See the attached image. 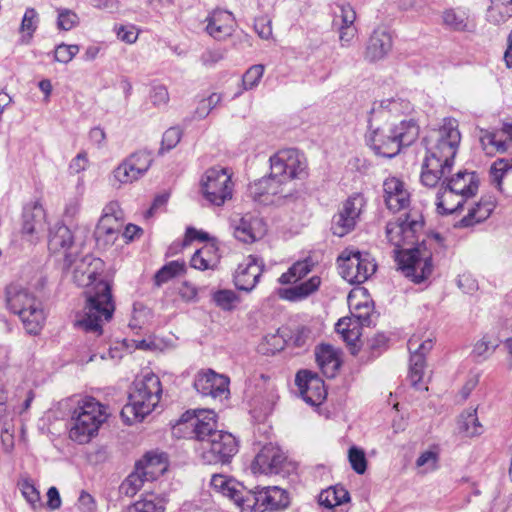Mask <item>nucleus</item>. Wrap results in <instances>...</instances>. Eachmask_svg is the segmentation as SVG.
Listing matches in <instances>:
<instances>
[{"label": "nucleus", "mask_w": 512, "mask_h": 512, "mask_svg": "<svg viewBox=\"0 0 512 512\" xmlns=\"http://www.w3.org/2000/svg\"><path fill=\"white\" fill-rule=\"evenodd\" d=\"M494 209V204L488 200H480L475 202L474 205L469 208L468 214L461 219L460 226L468 227L476 223L486 220Z\"/></svg>", "instance_id": "nucleus-30"}, {"label": "nucleus", "mask_w": 512, "mask_h": 512, "mask_svg": "<svg viewBox=\"0 0 512 512\" xmlns=\"http://www.w3.org/2000/svg\"><path fill=\"white\" fill-rule=\"evenodd\" d=\"M364 310L363 312H352L351 316L343 317L336 323V332L341 336L343 341L347 344L352 354H357L360 350L361 331L364 325L370 323L371 308L368 305L355 307L356 311Z\"/></svg>", "instance_id": "nucleus-11"}, {"label": "nucleus", "mask_w": 512, "mask_h": 512, "mask_svg": "<svg viewBox=\"0 0 512 512\" xmlns=\"http://www.w3.org/2000/svg\"><path fill=\"white\" fill-rule=\"evenodd\" d=\"M194 387L202 395L220 397L229 392V378L213 370L201 371L195 377Z\"/></svg>", "instance_id": "nucleus-18"}, {"label": "nucleus", "mask_w": 512, "mask_h": 512, "mask_svg": "<svg viewBox=\"0 0 512 512\" xmlns=\"http://www.w3.org/2000/svg\"><path fill=\"white\" fill-rule=\"evenodd\" d=\"M212 489L224 497H227L243 512V500L246 499L249 490L238 481L222 474H215L211 478Z\"/></svg>", "instance_id": "nucleus-20"}, {"label": "nucleus", "mask_w": 512, "mask_h": 512, "mask_svg": "<svg viewBox=\"0 0 512 512\" xmlns=\"http://www.w3.org/2000/svg\"><path fill=\"white\" fill-rule=\"evenodd\" d=\"M284 461L280 450L272 445L264 446L256 455L251 469L254 474L278 473Z\"/></svg>", "instance_id": "nucleus-21"}, {"label": "nucleus", "mask_w": 512, "mask_h": 512, "mask_svg": "<svg viewBox=\"0 0 512 512\" xmlns=\"http://www.w3.org/2000/svg\"><path fill=\"white\" fill-rule=\"evenodd\" d=\"M392 48V36L385 28H377L371 34L365 58L370 62L383 59Z\"/></svg>", "instance_id": "nucleus-23"}, {"label": "nucleus", "mask_w": 512, "mask_h": 512, "mask_svg": "<svg viewBox=\"0 0 512 512\" xmlns=\"http://www.w3.org/2000/svg\"><path fill=\"white\" fill-rule=\"evenodd\" d=\"M18 485L24 498L35 508L40 502V494L34 484L28 479H23Z\"/></svg>", "instance_id": "nucleus-56"}, {"label": "nucleus", "mask_w": 512, "mask_h": 512, "mask_svg": "<svg viewBox=\"0 0 512 512\" xmlns=\"http://www.w3.org/2000/svg\"><path fill=\"white\" fill-rule=\"evenodd\" d=\"M321 285V278L319 276H312L307 281L302 282L298 285L279 289L278 295L280 298L297 302L306 299L313 293H315Z\"/></svg>", "instance_id": "nucleus-26"}, {"label": "nucleus", "mask_w": 512, "mask_h": 512, "mask_svg": "<svg viewBox=\"0 0 512 512\" xmlns=\"http://www.w3.org/2000/svg\"><path fill=\"white\" fill-rule=\"evenodd\" d=\"M79 24L78 15L66 8L58 9L57 27L60 30L69 31Z\"/></svg>", "instance_id": "nucleus-50"}, {"label": "nucleus", "mask_w": 512, "mask_h": 512, "mask_svg": "<svg viewBox=\"0 0 512 512\" xmlns=\"http://www.w3.org/2000/svg\"><path fill=\"white\" fill-rule=\"evenodd\" d=\"M427 156L435 167H452L461 141L458 121L445 118L441 127L424 139Z\"/></svg>", "instance_id": "nucleus-7"}, {"label": "nucleus", "mask_w": 512, "mask_h": 512, "mask_svg": "<svg viewBox=\"0 0 512 512\" xmlns=\"http://www.w3.org/2000/svg\"><path fill=\"white\" fill-rule=\"evenodd\" d=\"M178 293L181 299L185 302L198 301L199 289L188 281L182 282V284L179 287Z\"/></svg>", "instance_id": "nucleus-61"}, {"label": "nucleus", "mask_w": 512, "mask_h": 512, "mask_svg": "<svg viewBox=\"0 0 512 512\" xmlns=\"http://www.w3.org/2000/svg\"><path fill=\"white\" fill-rule=\"evenodd\" d=\"M341 274L352 284H362L367 281L377 269L374 258L368 252L354 248H346L338 257Z\"/></svg>", "instance_id": "nucleus-9"}, {"label": "nucleus", "mask_w": 512, "mask_h": 512, "mask_svg": "<svg viewBox=\"0 0 512 512\" xmlns=\"http://www.w3.org/2000/svg\"><path fill=\"white\" fill-rule=\"evenodd\" d=\"M213 301L219 308L230 311L239 303V297L234 291L224 289L213 294Z\"/></svg>", "instance_id": "nucleus-46"}, {"label": "nucleus", "mask_w": 512, "mask_h": 512, "mask_svg": "<svg viewBox=\"0 0 512 512\" xmlns=\"http://www.w3.org/2000/svg\"><path fill=\"white\" fill-rule=\"evenodd\" d=\"M368 123L366 142L377 155L383 157H395L403 147L412 145L419 136V125L412 118L388 127H374L371 119Z\"/></svg>", "instance_id": "nucleus-3"}, {"label": "nucleus", "mask_w": 512, "mask_h": 512, "mask_svg": "<svg viewBox=\"0 0 512 512\" xmlns=\"http://www.w3.org/2000/svg\"><path fill=\"white\" fill-rule=\"evenodd\" d=\"M108 407L93 397L81 400L70 418L69 438L78 444H87L98 435L109 418Z\"/></svg>", "instance_id": "nucleus-4"}, {"label": "nucleus", "mask_w": 512, "mask_h": 512, "mask_svg": "<svg viewBox=\"0 0 512 512\" xmlns=\"http://www.w3.org/2000/svg\"><path fill=\"white\" fill-rule=\"evenodd\" d=\"M270 175L259 180L260 188L274 189L288 181L307 177V160L297 149H284L270 157Z\"/></svg>", "instance_id": "nucleus-8"}, {"label": "nucleus", "mask_w": 512, "mask_h": 512, "mask_svg": "<svg viewBox=\"0 0 512 512\" xmlns=\"http://www.w3.org/2000/svg\"><path fill=\"white\" fill-rule=\"evenodd\" d=\"M164 498L154 493H146L141 499L129 505L125 512H164Z\"/></svg>", "instance_id": "nucleus-31"}, {"label": "nucleus", "mask_w": 512, "mask_h": 512, "mask_svg": "<svg viewBox=\"0 0 512 512\" xmlns=\"http://www.w3.org/2000/svg\"><path fill=\"white\" fill-rule=\"evenodd\" d=\"M242 503L243 512H264L284 509L289 505L288 493L277 486L249 490Z\"/></svg>", "instance_id": "nucleus-10"}, {"label": "nucleus", "mask_w": 512, "mask_h": 512, "mask_svg": "<svg viewBox=\"0 0 512 512\" xmlns=\"http://www.w3.org/2000/svg\"><path fill=\"white\" fill-rule=\"evenodd\" d=\"M46 227V215L41 205L26 206L23 212V223L20 230L23 239L30 243L37 242Z\"/></svg>", "instance_id": "nucleus-17"}, {"label": "nucleus", "mask_w": 512, "mask_h": 512, "mask_svg": "<svg viewBox=\"0 0 512 512\" xmlns=\"http://www.w3.org/2000/svg\"><path fill=\"white\" fill-rule=\"evenodd\" d=\"M162 395L159 377L147 373L135 380L129 395V403L121 411V417L128 424L142 421L158 405Z\"/></svg>", "instance_id": "nucleus-5"}, {"label": "nucleus", "mask_w": 512, "mask_h": 512, "mask_svg": "<svg viewBox=\"0 0 512 512\" xmlns=\"http://www.w3.org/2000/svg\"><path fill=\"white\" fill-rule=\"evenodd\" d=\"M236 181L232 168L217 164L202 173L199 186L201 192H234Z\"/></svg>", "instance_id": "nucleus-13"}, {"label": "nucleus", "mask_w": 512, "mask_h": 512, "mask_svg": "<svg viewBox=\"0 0 512 512\" xmlns=\"http://www.w3.org/2000/svg\"><path fill=\"white\" fill-rule=\"evenodd\" d=\"M264 73V66L261 64L251 66L243 75L242 83L245 90L252 89L258 85Z\"/></svg>", "instance_id": "nucleus-53"}, {"label": "nucleus", "mask_w": 512, "mask_h": 512, "mask_svg": "<svg viewBox=\"0 0 512 512\" xmlns=\"http://www.w3.org/2000/svg\"><path fill=\"white\" fill-rule=\"evenodd\" d=\"M38 22L37 11L34 8H27L20 26V32L26 34L23 37L27 36L28 40H30L37 29Z\"/></svg>", "instance_id": "nucleus-48"}, {"label": "nucleus", "mask_w": 512, "mask_h": 512, "mask_svg": "<svg viewBox=\"0 0 512 512\" xmlns=\"http://www.w3.org/2000/svg\"><path fill=\"white\" fill-rule=\"evenodd\" d=\"M232 199V194H202L200 203L203 207H221Z\"/></svg>", "instance_id": "nucleus-59"}, {"label": "nucleus", "mask_w": 512, "mask_h": 512, "mask_svg": "<svg viewBox=\"0 0 512 512\" xmlns=\"http://www.w3.org/2000/svg\"><path fill=\"white\" fill-rule=\"evenodd\" d=\"M130 166H133V169L137 174H140L142 177L150 168L153 157L152 154L146 150H140L133 154H131L128 158L125 159Z\"/></svg>", "instance_id": "nucleus-43"}, {"label": "nucleus", "mask_w": 512, "mask_h": 512, "mask_svg": "<svg viewBox=\"0 0 512 512\" xmlns=\"http://www.w3.org/2000/svg\"><path fill=\"white\" fill-rule=\"evenodd\" d=\"M480 142L486 154L504 153L508 149L506 139H502L500 132L480 129Z\"/></svg>", "instance_id": "nucleus-32"}, {"label": "nucleus", "mask_w": 512, "mask_h": 512, "mask_svg": "<svg viewBox=\"0 0 512 512\" xmlns=\"http://www.w3.org/2000/svg\"><path fill=\"white\" fill-rule=\"evenodd\" d=\"M120 227L121 224L115 215L105 213L98 222L96 233L99 237H104L107 241H110L116 239Z\"/></svg>", "instance_id": "nucleus-38"}, {"label": "nucleus", "mask_w": 512, "mask_h": 512, "mask_svg": "<svg viewBox=\"0 0 512 512\" xmlns=\"http://www.w3.org/2000/svg\"><path fill=\"white\" fill-rule=\"evenodd\" d=\"M219 262V248L215 241L205 243L191 258V266L202 271L215 269Z\"/></svg>", "instance_id": "nucleus-24"}, {"label": "nucleus", "mask_w": 512, "mask_h": 512, "mask_svg": "<svg viewBox=\"0 0 512 512\" xmlns=\"http://www.w3.org/2000/svg\"><path fill=\"white\" fill-rule=\"evenodd\" d=\"M354 225L355 218L343 215L342 212H339L338 215L334 217L333 233L338 236H344L354 227Z\"/></svg>", "instance_id": "nucleus-54"}, {"label": "nucleus", "mask_w": 512, "mask_h": 512, "mask_svg": "<svg viewBox=\"0 0 512 512\" xmlns=\"http://www.w3.org/2000/svg\"><path fill=\"white\" fill-rule=\"evenodd\" d=\"M194 241L207 243L214 241V239H210L209 234L205 231L198 230L194 227H188L185 232L184 240L181 243L172 244L169 247L168 254L174 255L177 251L184 249Z\"/></svg>", "instance_id": "nucleus-40"}, {"label": "nucleus", "mask_w": 512, "mask_h": 512, "mask_svg": "<svg viewBox=\"0 0 512 512\" xmlns=\"http://www.w3.org/2000/svg\"><path fill=\"white\" fill-rule=\"evenodd\" d=\"M511 169L512 165L506 159H498L492 164L490 168V179L497 190H502V179Z\"/></svg>", "instance_id": "nucleus-45"}, {"label": "nucleus", "mask_w": 512, "mask_h": 512, "mask_svg": "<svg viewBox=\"0 0 512 512\" xmlns=\"http://www.w3.org/2000/svg\"><path fill=\"white\" fill-rule=\"evenodd\" d=\"M475 194H440L436 205L441 214H452L458 211Z\"/></svg>", "instance_id": "nucleus-33"}, {"label": "nucleus", "mask_w": 512, "mask_h": 512, "mask_svg": "<svg viewBox=\"0 0 512 512\" xmlns=\"http://www.w3.org/2000/svg\"><path fill=\"white\" fill-rule=\"evenodd\" d=\"M450 169L451 167H435L431 165V157L427 156L423 165L421 182L427 188H434L445 175L446 170Z\"/></svg>", "instance_id": "nucleus-39"}, {"label": "nucleus", "mask_w": 512, "mask_h": 512, "mask_svg": "<svg viewBox=\"0 0 512 512\" xmlns=\"http://www.w3.org/2000/svg\"><path fill=\"white\" fill-rule=\"evenodd\" d=\"M348 460L352 469L357 474H364L367 469V459L363 449L356 446L350 447L348 451Z\"/></svg>", "instance_id": "nucleus-47"}, {"label": "nucleus", "mask_w": 512, "mask_h": 512, "mask_svg": "<svg viewBox=\"0 0 512 512\" xmlns=\"http://www.w3.org/2000/svg\"><path fill=\"white\" fill-rule=\"evenodd\" d=\"M150 98L155 106H165L169 102V93L164 85H155L150 92Z\"/></svg>", "instance_id": "nucleus-60"}, {"label": "nucleus", "mask_w": 512, "mask_h": 512, "mask_svg": "<svg viewBox=\"0 0 512 512\" xmlns=\"http://www.w3.org/2000/svg\"><path fill=\"white\" fill-rule=\"evenodd\" d=\"M185 273L186 265L184 261H171L157 271L154 276L155 285L159 287L164 283L172 280L173 278L181 276Z\"/></svg>", "instance_id": "nucleus-37"}, {"label": "nucleus", "mask_w": 512, "mask_h": 512, "mask_svg": "<svg viewBox=\"0 0 512 512\" xmlns=\"http://www.w3.org/2000/svg\"><path fill=\"white\" fill-rule=\"evenodd\" d=\"M424 367H425V360L423 358V355H421V354L411 355L408 379H409L411 385L416 387L417 389H421L424 386V383H423Z\"/></svg>", "instance_id": "nucleus-41"}, {"label": "nucleus", "mask_w": 512, "mask_h": 512, "mask_svg": "<svg viewBox=\"0 0 512 512\" xmlns=\"http://www.w3.org/2000/svg\"><path fill=\"white\" fill-rule=\"evenodd\" d=\"M314 262L310 257L295 262L287 272L283 273L279 282L281 284H291L304 278L308 273L312 271Z\"/></svg>", "instance_id": "nucleus-35"}, {"label": "nucleus", "mask_w": 512, "mask_h": 512, "mask_svg": "<svg viewBox=\"0 0 512 512\" xmlns=\"http://www.w3.org/2000/svg\"><path fill=\"white\" fill-rule=\"evenodd\" d=\"M263 269L264 264L261 259L254 255L247 256L235 271V286L240 290L251 291L259 282Z\"/></svg>", "instance_id": "nucleus-16"}, {"label": "nucleus", "mask_w": 512, "mask_h": 512, "mask_svg": "<svg viewBox=\"0 0 512 512\" xmlns=\"http://www.w3.org/2000/svg\"><path fill=\"white\" fill-rule=\"evenodd\" d=\"M449 192H476L479 189V177L476 172L459 171L448 182Z\"/></svg>", "instance_id": "nucleus-28"}, {"label": "nucleus", "mask_w": 512, "mask_h": 512, "mask_svg": "<svg viewBox=\"0 0 512 512\" xmlns=\"http://www.w3.org/2000/svg\"><path fill=\"white\" fill-rule=\"evenodd\" d=\"M433 341L431 339H426L421 341L420 337L417 335H413L408 340V349L412 355L421 354L425 359V355L432 349Z\"/></svg>", "instance_id": "nucleus-57"}, {"label": "nucleus", "mask_w": 512, "mask_h": 512, "mask_svg": "<svg viewBox=\"0 0 512 512\" xmlns=\"http://www.w3.org/2000/svg\"><path fill=\"white\" fill-rule=\"evenodd\" d=\"M115 31L117 37L127 44H132L138 39V32L133 25H121L115 27Z\"/></svg>", "instance_id": "nucleus-62"}, {"label": "nucleus", "mask_w": 512, "mask_h": 512, "mask_svg": "<svg viewBox=\"0 0 512 512\" xmlns=\"http://www.w3.org/2000/svg\"><path fill=\"white\" fill-rule=\"evenodd\" d=\"M201 449L202 460L206 464L228 463L238 452V441L228 432L213 433L212 439L203 442Z\"/></svg>", "instance_id": "nucleus-12"}, {"label": "nucleus", "mask_w": 512, "mask_h": 512, "mask_svg": "<svg viewBox=\"0 0 512 512\" xmlns=\"http://www.w3.org/2000/svg\"><path fill=\"white\" fill-rule=\"evenodd\" d=\"M512 16V0H490L487 20L495 25L506 22Z\"/></svg>", "instance_id": "nucleus-34"}, {"label": "nucleus", "mask_w": 512, "mask_h": 512, "mask_svg": "<svg viewBox=\"0 0 512 512\" xmlns=\"http://www.w3.org/2000/svg\"><path fill=\"white\" fill-rule=\"evenodd\" d=\"M6 305L10 312L18 315L29 334H38L46 320L41 300L27 289L11 284L5 290Z\"/></svg>", "instance_id": "nucleus-6"}, {"label": "nucleus", "mask_w": 512, "mask_h": 512, "mask_svg": "<svg viewBox=\"0 0 512 512\" xmlns=\"http://www.w3.org/2000/svg\"><path fill=\"white\" fill-rule=\"evenodd\" d=\"M319 504L326 508H334L350 501L349 492L340 485L322 490L318 497Z\"/></svg>", "instance_id": "nucleus-29"}, {"label": "nucleus", "mask_w": 512, "mask_h": 512, "mask_svg": "<svg viewBox=\"0 0 512 512\" xmlns=\"http://www.w3.org/2000/svg\"><path fill=\"white\" fill-rule=\"evenodd\" d=\"M89 165L88 154L86 151H80L70 162L69 171L71 174H78Z\"/></svg>", "instance_id": "nucleus-63"}, {"label": "nucleus", "mask_w": 512, "mask_h": 512, "mask_svg": "<svg viewBox=\"0 0 512 512\" xmlns=\"http://www.w3.org/2000/svg\"><path fill=\"white\" fill-rule=\"evenodd\" d=\"M423 229V221L409 219L389 222L386 226L388 242L395 247V259L402 273L415 283H420L432 273L431 253L424 246L405 249L406 245L418 242L419 233Z\"/></svg>", "instance_id": "nucleus-2"}, {"label": "nucleus", "mask_w": 512, "mask_h": 512, "mask_svg": "<svg viewBox=\"0 0 512 512\" xmlns=\"http://www.w3.org/2000/svg\"><path fill=\"white\" fill-rule=\"evenodd\" d=\"M79 52L78 45L60 44L55 48L54 59L60 63H69Z\"/></svg>", "instance_id": "nucleus-58"}, {"label": "nucleus", "mask_w": 512, "mask_h": 512, "mask_svg": "<svg viewBox=\"0 0 512 512\" xmlns=\"http://www.w3.org/2000/svg\"><path fill=\"white\" fill-rule=\"evenodd\" d=\"M182 137V131L179 127H170L167 129L162 137L160 153L169 151L176 147Z\"/></svg>", "instance_id": "nucleus-55"}, {"label": "nucleus", "mask_w": 512, "mask_h": 512, "mask_svg": "<svg viewBox=\"0 0 512 512\" xmlns=\"http://www.w3.org/2000/svg\"><path fill=\"white\" fill-rule=\"evenodd\" d=\"M234 17L231 12L216 9L206 18V32L216 40H223L233 31Z\"/></svg>", "instance_id": "nucleus-22"}, {"label": "nucleus", "mask_w": 512, "mask_h": 512, "mask_svg": "<svg viewBox=\"0 0 512 512\" xmlns=\"http://www.w3.org/2000/svg\"><path fill=\"white\" fill-rule=\"evenodd\" d=\"M168 463L164 454L147 453L137 462L136 468L141 470L146 480L152 481L160 477L167 470Z\"/></svg>", "instance_id": "nucleus-25"}, {"label": "nucleus", "mask_w": 512, "mask_h": 512, "mask_svg": "<svg viewBox=\"0 0 512 512\" xmlns=\"http://www.w3.org/2000/svg\"><path fill=\"white\" fill-rule=\"evenodd\" d=\"M439 458V453L437 450H428L423 452L417 459L416 464L418 467H423L428 465L430 469H435L437 467V462Z\"/></svg>", "instance_id": "nucleus-64"}, {"label": "nucleus", "mask_w": 512, "mask_h": 512, "mask_svg": "<svg viewBox=\"0 0 512 512\" xmlns=\"http://www.w3.org/2000/svg\"><path fill=\"white\" fill-rule=\"evenodd\" d=\"M190 423L193 428L194 437L201 443L212 439L213 433H220L217 430L216 414L212 410H198L192 416L189 411L182 415L179 424Z\"/></svg>", "instance_id": "nucleus-14"}, {"label": "nucleus", "mask_w": 512, "mask_h": 512, "mask_svg": "<svg viewBox=\"0 0 512 512\" xmlns=\"http://www.w3.org/2000/svg\"><path fill=\"white\" fill-rule=\"evenodd\" d=\"M140 177V174H137L133 166H130L126 160L114 170V178L123 184L132 183Z\"/></svg>", "instance_id": "nucleus-52"}, {"label": "nucleus", "mask_w": 512, "mask_h": 512, "mask_svg": "<svg viewBox=\"0 0 512 512\" xmlns=\"http://www.w3.org/2000/svg\"><path fill=\"white\" fill-rule=\"evenodd\" d=\"M145 481L147 480L141 473V470L135 468V471L132 472L121 484L120 491L125 496L133 497L142 489Z\"/></svg>", "instance_id": "nucleus-42"}, {"label": "nucleus", "mask_w": 512, "mask_h": 512, "mask_svg": "<svg viewBox=\"0 0 512 512\" xmlns=\"http://www.w3.org/2000/svg\"><path fill=\"white\" fill-rule=\"evenodd\" d=\"M266 232L264 220L252 213L242 216L234 227V236L243 243H253L263 238Z\"/></svg>", "instance_id": "nucleus-19"}, {"label": "nucleus", "mask_w": 512, "mask_h": 512, "mask_svg": "<svg viewBox=\"0 0 512 512\" xmlns=\"http://www.w3.org/2000/svg\"><path fill=\"white\" fill-rule=\"evenodd\" d=\"M458 430L464 437H474L482 433L483 427L479 423L476 410L466 411L460 415Z\"/></svg>", "instance_id": "nucleus-36"}, {"label": "nucleus", "mask_w": 512, "mask_h": 512, "mask_svg": "<svg viewBox=\"0 0 512 512\" xmlns=\"http://www.w3.org/2000/svg\"><path fill=\"white\" fill-rule=\"evenodd\" d=\"M48 249L53 254L64 255V266L70 268L75 264L73 271L74 281L79 286L87 287L85 292L86 305L83 314L76 320V325L86 332L102 333V325L109 321L115 311L111 285L97 279V272L91 266L101 264L99 259L85 256L77 262L78 247L74 244L72 231L65 225L57 223L50 230Z\"/></svg>", "instance_id": "nucleus-1"}, {"label": "nucleus", "mask_w": 512, "mask_h": 512, "mask_svg": "<svg viewBox=\"0 0 512 512\" xmlns=\"http://www.w3.org/2000/svg\"><path fill=\"white\" fill-rule=\"evenodd\" d=\"M296 385L305 402L312 406L320 405L327 396L324 381L314 372L301 370L296 374Z\"/></svg>", "instance_id": "nucleus-15"}, {"label": "nucleus", "mask_w": 512, "mask_h": 512, "mask_svg": "<svg viewBox=\"0 0 512 512\" xmlns=\"http://www.w3.org/2000/svg\"><path fill=\"white\" fill-rule=\"evenodd\" d=\"M380 108L393 115L405 114L412 110V105L408 100L397 98H387L380 102Z\"/></svg>", "instance_id": "nucleus-44"}, {"label": "nucleus", "mask_w": 512, "mask_h": 512, "mask_svg": "<svg viewBox=\"0 0 512 512\" xmlns=\"http://www.w3.org/2000/svg\"><path fill=\"white\" fill-rule=\"evenodd\" d=\"M384 202L389 211L397 213L409 206L410 197L409 194H386Z\"/></svg>", "instance_id": "nucleus-51"}, {"label": "nucleus", "mask_w": 512, "mask_h": 512, "mask_svg": "<svg viewBox=\"0 0 512 512\" xmlns=\"http://www.w3.org/2000/svg\"><path fill=\"white\" fill-rule=\"evenodd\" d=\"M443 22L449 28L456 31L466 30V16L463 12L457 13L455 10H446L443 13Z\"/></svg>", "instance_id": "nucleus-49"}, {"label": "nucleus", "mask_w": 512, "mask_h": 512, "mask_svg": "<svg viewBox=\"0 0 512 512\" xmlns=\"http://www.w3.org/2000/svg\"><path fill=\"white\" fill-rule=\"evenodd\" d=\"M316 361L327 377H334L340 367V357L338 351L331 345L322 344L317 347Z\"/></svg>", "instance_id": "nucleus-27"}]
</instances>
